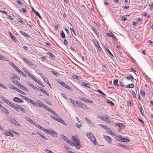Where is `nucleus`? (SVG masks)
<instances>
[{
	"label": "nucleus",
	"mask_w": 153,
	"mask_h": 153,
	"mask_svg": "<svg viewBox=\"0 0 153 153\" xmlns=\"http://www.w3.org/2000/svg\"><path fill=\"white\" fill-rule=\"evenodd\" d=\"M87 136L91 140L93 143L95 144V143L96 142V141L93 134L90 132L88 133L87 134Z\"/></svg>",
	"instance_id": "nucleus-4"
},
{
	"label": "nucleus",
	"mask_w": 153,
	"mask_h": 153,
	"mask_svg": "<svg viewBox=\"0 0 153 153\" xmlns=\"http://www.w3.org/2000/svg\"><path fill=\"white\" fill-rule=\"evenodd\" d=\"M62 137L66 142H67V140H69L68 139L67 137H66V136H65L64 135H62Z\"/></svg>",
	"instance_id": "nucleus-47"
},
{
	"label": "nucleus",
	"mask_w": 153,
	"mask_h": 153,
	"mask_svg": "<svg viewBox=\"0 0 153 153\" xmlns=\"http://www.w3.org/2000/svg\"><path fill=\"white\" fill-rule=\"evenodd\" d=\"M58 82L60 84L62 85V86H68L67 85L65 84L63 82L59 80L58 81Z\"/></svg>",
	"instance_id": "nucleus-27"
},
{
	"label": "nucleus",
	"mask_w": 153,
	"mask_h": 153,
	"mask_svg": "<svg viewBox=\"0 0 153 153\" xmlns=\"http://www.w3.org/2000/svg\"><path fill=\"white\" fill-rule=\"evenodd\" d=\"M19 10L20 11H22L25 13H26L27 12L25 10V9L23 8H22L21 9H20Z\"/></svg>",
	"instance_id": "nucleus-64"
},
{
	"label": "nucleus",
	"mask_w": 153,
	"mask_h": 153,
	"mask_svg": "<svg viewBox=\"0 0 153 153\" xmlns=\"http://www.w3.org/2000/svg\"><path fill=\"white\" fill-rule=\"evenodd\" d=\"M79 123H76V125L78 128H81L82 126V124L80 123L79 121H78Z\"/></svg>",
	"instance_id": "nucleus-29"
},
{
	"label": "nucleus",
	"mask_w": 153,
	"mask_h": 153,
	"mask_svg": "<svg viewBox=\"0 0 153 153\" xmlns=\"http://www.w3.org/2000/svg\"><path fill=\"white\" fill-rule=\"evenodd\" d=\"M0 98L4 101L7 104H8L9 105L11 104V102H10L9 100L6 99L3 96H0Z\"/></svg>",
	"instance_id": "nucleus-9"
},
{
	"label": "nucleus",
	"mask_w": 153,
	"mask_h": 153,
	"mask_svg": "<svg viewBox=\"0 0 153 153\" xmlns=\"http://www.w3.org/2000/svg\"><path fill=\"white\" fill-rule=\"evenodd\" d=\"M12 66H13V68L17 71H18L20 70L14 64H13Z\"/></svg>",
	"instance_id": "nucleus-37"
},
{
	"label": "nucleus",
	"mask_w": 153,
	"mask_h": 153,
	"mask_svg": "<svg viewBox=\"0 0 153 153\" xmlns=\"http://www.w3.org/2000/svg\"><path fill=\"white\" fill-rule=\"evenodd\" d=\"M85 119L88 122V123H89L90 126H92L93 125V123L91 122V120L88 119L87 117H85Z\"/></svg>",
	"instance_id": "nucleus-21"
},
{
	"label": "nucleus",
	"mask_w": 153,
	"mask_h": 153,
	"mask_svg": "<svg viewBox=\"0 0 153 153\" xmlns=\"http://www.w3.org/2000/svg\"><path fill=\"white\" fill-rule=\"evenodd\" d=\"M70 100L71 102H72L73 103V104L75 105H76V102H77L76 101H74L71 98H70Z\"/></svg>",
	"instance_id": "nucleus-49"
},
{
	"label": "nucleus",
	"mask_w": 153,
	"mask_h": 153,
	"mask_svg": "<svg viewBox=\"0 0 153 153\" xmlns=\"http://www.w3.org/2000/svg\"><path fill=\"white\" fill-rule=\"evenodd\" d=\"M134 78L133 76L132 75H129L126 77L125 80V83L126 84V86H130L133 85L134 86V85L133 83L129 84V81L133 82Z\"/></svg>",
	"instance_id": "nucleus-1"
},
{
	"label": "nucleus",
	"mask_w": 153,
	"mask_h": 153,
	"mask_svg": "<svg viewBox=\"0 0 153 153\" xmlns=\"http://www.w3.org/2000/svg\"><path fill=\"white\" fill-rule=\"evenodd\" d=\"M39 128L41 130H42L43 131L45 132V133H46V131H47V130L46 129H45V128L43 127H42V126H40V127H39Z\"/></svg>",
	"instance_id": "nucleus-38"
},
{
	"label": "nucleus",
	"mask_w": 153,
	"mask_h": 153,
	"mask_svg": "<svg viewBox=\"0 0 153 153\" xmlns=\"http://www.w3.org/2000/svg\"><path fill=\"white\" fill-rule=\"evenodd\" d=\"M127 18L126 17L124 16H123L121 17V21L123 22L127 20Z\"/></svg>",
	"instance_id": "nucleus-43"
},
{
	"label": "nucleus",
	"mask_w": 153,
	"mask_h": 153,
	"mask_svg": "<svg viewBox=\"0 0 153 153\" xmlns=\"http://www.w3.org/2000/svg\"><path fill=\"white\" fill-rule=\"evenodd\" d=\"M26 119L27 121L33 124L34 123H35V122L31 120L30 118L28 117H27Z\"/></svg>",
	"instance_id": "nucleus-23"
},
{
	"label": "nucleus",
	"mask_w": 153,
	"mask_h": 153,
	"mask_svg": "<svg viewBox=\"0 0 153 153\" xmlns=\"http://www.w3.org/2000/svg\"><path fill=\"white\" fill-rule=\"evenodd\" d=\"M10 35L12 40H15L16 39L15 37L10 32Z\"/></svg>",
	"instance_id": "nucleus-31"
},
{
	"label": "nucleus",
	"mask_w": 153,
	"mask_h": 153,
	"mask_svg": "<svg viewBox=\"0 0 153 153\" xmlns=\"http://www.w3.org/2000/svg\"><path fill=\"white\" fill-rule=\"evenodd\" d=\"M118 145L120 146L123 149H128V147L127 146L122 144H121L118 143Z\"/></svg>",
	"instance_id": "nucleus-25"
},
{
	"label": "nucleus",
	"mask_w": 153,
	"mask_h": 153,
	"mask_svg": "<svg viewBox=\"0 0 153 153\" xmlns=\"http://www.w3.org/2000/svg\"><path fill=\"white\" fill-rule=\"evenodd\" d=\"M67 143L68 144H70V145H71V146H73L74 145V144L71 141H70L68 140H67Z\"/></svg>",
	"instance_id": "nucleus-48"
},
{
	"label": "nucleus",
	"mask_w": 153,
	"mask_h": 153,
	"mask_svg": "<svg viewBox=\"0 0 153 153\" xmlns=\"http://www.w3.org/2000/svg\"><path fill=\"white\" fill-rule=\"evenodd\" d=\"M97 117L103 121H105L106 122L108 123L109 122V121H108V120L109 119V117L108 116H107L106 117H103L100 116H98Z\"/></svg>",
	"instance_id": "nucleus-7"
},
{
	"label": "nucleus",
	"mask_w": 153,
	"mask_h": 153,
	"mask_svg": "<svg viewBox=\"0 0 153 153\" xmlns=\"http://www.w3.org/2000/svg\"><path fill=\"white\" fill-rule=\"evenodd\" d=\"M51 72L56 76H58L59 75L55 71H51Z\"/></svg>",
	"instance_id": "nucleus-46"
},
{
	"label": "nucleus",
	"mask_w": 153,
	"mask_h": 153,
	"mask_svg": "<svg viewBox=\"0 0 153 153\" xmlns=\"http://www.w3.org/2000/svg\"><path fill=\"white\" fill-rule=\"evenodd\" d=\"M37 133L43 139L45 140H47V138L45 136L42 134L40 133L39 132H37Z\"/></svg>",
	"instance_id": "nucleus-19"
},
{
	"label": "nucleus",
	"mask_w": 153,
	"mask_h": 153,
	"mask_svg": "<svg viewBox=\"0 0 153 153\" xmlns=\"http://www.w3.org/2000/svg\"><path fill=\"white\" fill-rule=\"evenodd\" d=\"M118 80L115 79L114 81V85H117V86H119V85L118 84Z\"/></svg>",
	"instance_id": "nucleus-32"
},
{
	"label": "nucleus",
	"mask_w": 153,
	"mask_h": 153,
	"mask_svg": "<svg viewBox=\"0 0 153 153\" xmlns=\"http://www.w3.org/2000/svg\"><path fill=\"white\" fill-rule=\"evenodd\" d=\"M99 126L105 129H107V128H108L107 126L103 124H99Z\"/></svg>",
	"instance_id": "nucleus-30"
},
{
	"label": "nucleus",
	"mask_w": 153,
	"mask_h": 153,
	"mask_svg": "<svg viewBox=\"0 0 153 153\" xmlns=\"http://www.w3.org/2000/svg\"><path fill=\"white\" fill-rule=\"evenodd\" d=\"M20 33L22 35H23L25 37H28V35L27 33H25L24 32L22 31H20Z\"/></svg>",
	"instance_id": "nucleus-28"
},
{
	"label": "nucleus",
	"mask_w": 153,
	"mask_h": 153,
	"mask_svg": "<svg viewBox=\"0 0 153 153\" xmlns=\"http://www.w3.org/2000/svg\"><path fill=\"white\" fill-rule=\"evenodd\" d=\"M65 87V88L68 90H69L70 91H72V88H71L70 87Z\"/></svg>",
	"instance_id": "nucleus-59"
},
{
	"label": "nucleus",
	"mask_w": 153,
	"mask_h": 153,
	"mask_svg": "<svg viewBox=\"0 0 153 153\" xmlns=\"http://www.w3.org/2000/svg\"><path fill=\"white\" fill-rule=\"evenodd\" d=\"M44 81L46 83H47L48 85L50 86V85L49 83L48 79H44Z\"/></svg>",
	"instance_id": "nucleus-54"
},
{
	"label": "nucleus",
	"mask_w": 153,
	"mask_h": 153,
	"mask_svg": "<svg viewBox=\"0 0 153 153\" xmlns=\"http://www.w3.org/2000/svg\"><path fill=\"white\" fill-rule=\"evenodd\" d=\"M35 13L36 15L37 16H38L40 19H42L41 16H40V14H39L38 12H37V11H35Z\"/></svg>",
	"instance_id": "nucleus-50"
},
{
	"label": "nucleus",
	"mask_w": 153,
	"mask_h": 153,
	"mask_svg": "<svg viewBox=\"0 0 153 153\" xmlns=\"http://www.w3.org/2000/svg\"><path fill=\"white\" fill-rule=\"evenodd\" d=\"M43 108H44L45 109L48 111H49L51 113L54 114H55L54 112L49 107L46 106L45 104Z\"/></svg>",
	"instance_id": "nucleus-14"
},
{
	"label": "nucleus",
	"mask_w": 153,
	"mask_h": 153,
	"mask_svg": "<svg viewBox=\"0 0 153 153\" xmlns=\"http://www.w3.org/2000/svg\"><path fill=\"white\" fill-rule=\"evenodd\" d=\"M26 73L30 77H31L32 79L33 80L35 81L36 82H37L40 85H42V83H40V81L37 79L34 76H33L32 74L30 73L27 71V70H26ZM43 86H44L43 85Z\"/></svg>",
	"instance_id": "nucleus-2"
},
{
	"label": "nucleus",
	"mask_w": 153,
	"mask_h": 153,
	"mask_svg": "<svg viewBox=\"0 0 153 153\" xmlns=\"http://www.w3.org/2000/svg\"><path fill=\"white\" fill-rule=\"evenodd\" d=\"M13 82L14 84L17 85V86H23L21 84L19 83L16 80H14L13 81Z\"/></svg>",
	"instance_id": "nucleus-22"
},
{
	"label": "nucleus",
	"mask_w": 153,
	"mask_h": 153,
	"mask_svg": "<svg viewBox=\"0 0 153 153\" xmlns=\"http://www.w3.org/2000/svg\"><path fill=\"white\" fill-rule=\"evenodd\" d=\"M45 151L46 152H48V153H54L50 150L48 149H46Z\"/></svg>",
	"instance_id": "nucleus-55"
},
{
	"label": "nucleus",
	"mask_w": 153,
	"mask_h": 153,
	"mask_svg": "<svg viewBox=\"0 0 153 153\" xmlns=\"http://www.w3.org/2000/svg\"><path fill=\"white\" fill-rule=\"evenodd\" d=\"M18 109H19L21 111L24 113L26 112V110L19 105H18Z\"/></svg>",
	"instance_id": "nucleus-16"
},
{
	"label": "nucleus",
	"mask_w": 153,
	"mask_h": 153,
	"mask_svg": "<svg viewBox=\"0 0 153 153\" xmlns=\"http://www.w3.org/2000/svg\"><path fill=\"white\" fill-rule=\"evenodd\" d=\"M10 120L11 122L15 125H16L19 126L20 125L19 123L16 121L15 119L13 118H11L10 119Z\"/></svg>",
	"instance_id": "nucleus-8"
},
{
	"label": "nucleus",
	"mask_w": 153,
	"mask_h": 153,
	"mask_svg": "<svg viewBox=\"0 0 153 153\" xmlns=\"http://www.w3.org/2000/svg\"><path fill=\"white\" fill-rule=\"evenodd\" d=\"M33 124L37 127L39 128L40 126V125L38 124L37 123L35 122V123H34Z\"/></svg>",
	"instance_id": "nucleus-57"
},
{
	"label": "nucleus",
	"mask_w": 153,
	"mask_h": 153,
	"mask_svg": "<svg viewBox=\"0 0 153 153\" xmlns=\"http://www.w3.org/2000/svg\"><path fill=\"white\" fill-rule=\"evenodd\" d=\"M107 35L108 36H109L110 37H112L113 38L115 39H116V37L112 33L110 34V33H107Z\"/></svg>",
	"instance_id": "nucleus-24"
},
{
	"label": "nucleus",
	"mask_w": 153,
	"mask_h": 153,
	"mask_svg": "<svg viewBox=\"0 0 153 153\" xmlns=\"http://www.w3.org/2000/svg\"><path fill=\"white\" fill-rule=\"evenodd\" d=\"M116 138L117 140L119 141H121L122 140V137H121L119 136H116Z\"/></svg>",
	"instance_id": "nucleus-40"
},
{
	"label": "nucleus",
	"mask_w": 153,
	"mask_h": 153,
	"mask_svg": "<svg viewBox=\"0 0 153 153\" xmlns=\"http://www.w3.org/2000/svg\"><path fill=\"white\" fill-rule=\"evenodd\" d=\"M108 132L111 135L115 136V134L114 133L113 131H111V130H109V131H108Z\"/></svg>",
	"instance_id": "nucleus-51"
},
{
	"label": "nucleus",
	"mask_w": 153,
	"mask_h": 153,
	"mask_svg": "<svg viewBox=\"0 0 153 153\" xmlns=\"http://www.w3.org/2000/svg\"><path fill=\"white\" fill-rule=\"evenodd\" d=\"M97 91L100 93L101 94L102 96L104 97L105 98L106 97V95L104 94L103 92L101 91L100 90L98 89L97 90Z\"/></svg>",
	"instance_id": "nucleus-20"
},
{
	"label": "nucleus",
	"mask_w": 153,
	"mask_h": 153,
	"mask_svg": "<svg viewBox=\"0 0 153 153\" xmlns=\"http://www.w3.org/2000/svg\"><path fill=\"white\" fill-rule=\"evenodd\" d=\"M82 86H87L88 85H89V84L87 83H86L85 82H82Z\"/></svg>",
	"instance_id": "nucleus-53"
},
{
	"label": "nucleus",
	"mask_w": 153,
	"mask_h": 153,
	"mask_svg": "<svg viewBox=\"0 0 153 153\" xmlns=\"http://www.w3.org/2000/svg\"><path fill=\"white\" fill-rule=\"evenodd\" d=\"M72 139L74 142L76 143V145H74L76 146V148L77 149H80L81 147V145H80V142L75 137L72 136Z\"/></svg>",
	"instance_id": "nucleus-3"
},
{
	"label": "nucleus",
	"mask_w": 153,
	"mask_h": 153,
	"mask_svg": "<svg viewBox=\"0 0 153 153\" xmlns=\"http://www.w3.org/2000/svg\"><path fill=\"white\" fill-rule=\"evenodd\" d=\"M7 59L5 57L0 55V60L2 59L3 60L7 61Z\"/></svg>",
	"instance_id": "nucleus-36"
},
{
	"label": "nucleus",
	"mask_w": 153,
	"mask_h": 153,
	"mask_svg": "<svg viewBox=\"0 0 153 153\" xmlns=\"http://www.w3.org/2000/svg\"><path fill=\"white\" fill-rule=\"evenodd\" d=\"M61 34L62 38H65V35L63 30L61 31Z\"/></svg>",
	"instance_id": "nucleus-39"
},
{
	"label": "nucleus",
	"mask_w": 153,
	"mask_h": 153,
	"mask_svg": "<svg viewBox=\"0 0 153 153\" xmlns=\"http://www.w3.org/2000/svg\"><path fill=\"white\" fill-rule=\"evenodd\" d=\"M92 30L94 31V32L97 35H98L99 34V32H98L97 31H96V30L93 27H92Z\"/></svg>",
	"instance_id": "nucleus-41"
},
{
	"label": "nucleus",
	"mask_w": 153,
	"mask_h": 153,
	"mask_svg": "<svg viewBox=\"0 0 153 153\" xmlns=\"http://www.w3.org/2000/svg\"><path fill=\"white\" fill-rule=\"evenodd\" d=\"M22 59L25 62H26L27 64L30 65L31 66L33 65L32 62L30 60H28L24 58H23Z\"/></svg>",
	"instance_id": "nucleus-15"
},
{
	"label": "nucleus",
	"mask_w": 153,
	"mask_h": 153,
	"mask_svg": "<svg viewBox=\"0 0 153 153\" xmlns=\"http://www.w3.org/2000/svg\"><path fill=\"white\" fill-rule=\"evenodd\" d=\"M107 103L110 104V105L111 106H114V103L112 102H111V101L109 100H108L107 101Z\"/></svg>",
	"instance_id": "nucleus-45"
},
{
	"label": "nucleus",
	"mask_w": 153,
	"mask_h": 153,
	"mask_svg": "<svg viewBox=\"0 0 153 153\" xmlns=\"http://www.w3.org/2000/svg\"><path fill=\"white\" fill-rule=\"evenodd\" d=\"M102 136L103 138L109 143H111L112 139L110 137L104 134H103Z\"/></svg>",
	"instance_id": "nucleus-5"
},
{
	"label": "nucleus",
	"mask_w": 153,
	"mask_h": 153,
	"mask_svg": "<svg viewBox=\"0 0 153 153\" xmlns=\"http://www.w3.org/2000/svg\"><path fill=\"white\" fill-rule=\"evenodd\" d=\"M44 105L42 102L39 101L38 102H36L35 106H37L40 107H43Z\"/></svg>",
	"instance_id": "nucleus-13"
},
{
	"label": "nucleus",
	"mask_w": 153,
	"mask_h": 153,
	"mask_svg": "<svg viewBox=\"0 0 153 153\" xmlns=\"http://www.w3.org/2000/svg\"><path fill=\"white\" fill-rule=\"evenodd\" d=\"M141 93L143 97H145V92L144 91H143L142 90V89L141 90Z\"/></svg>",
	"instance_id": "nucleus-56"
},
{
	"label": "nucleus",
	"mask_w": 153,
	"mask_h": 153,
	"mask_svg": "<svg viewBox=\"0 0 153 153\" xmlns=\"http://www.w3.org/2000/svg\"><path fill=\"white\" fill-rule=\"evenodd\" d=\"M13 100L15 102H17L20 103H22L23 102V101L22 100L19 98L17 97H15L13 99Z\"/></svg>",
	"instance_id": "nucleus-12"
},
{
	"label": "nucleus",
	"mask_w": 153,
	"mask_h": 153,
	"mask_svg": "<svg viewBox=\"0 0 153 153\" xmlns=\"http://www.w3.org/2000/svg\"><path fill=\"white\" fill-rule=\"evenodd\" d=\"M10 88L12 89H14L15 91H18V92L21 93V94H24V93L22 91H21L19 89L16 87H10Z\"/></svg>",
	"instance_id": "nucleus-10"
},
{
	"label": "nucleus",
	"mask_w": 153,
	"mask_h": 153,
	"mask_svg": "<svg viewBox=\"0 0 153 153\" xmlns=\"http://www.w3.org/2000/svg\"><path fill=\"white\" fill-rule=\"evenodd\" d=\"M68 42L65 39H64V44L65 45H68Z\"/></svg>",
	"instance_id": "nucleus-58"
},
{
	"label": "nucleus",
	"mask_w": 153,
	"mask_h": 153,
	"mask_svg": "<svg viewBox=\"0 0 153 153\" xmlns=\"http://www.w3.org/2000/svg\"><path fill=\"white\" fill-rule=\"evenodd\" d=\"M5 133V135L7 136H10L11 135V132H6Z\"/></svg>",
	"instance_id": "nucleus-62"
},
{
	"label": "nucleus",
	"mask_w": 153,
	"mask_h": 153,
	"mask_svg": "<svg viewBox=\"0 0 153 153\" xmlns=\"http://www.w3.org/2000/svg\"><path fill=\"white\" fill-rule=\"evenodd\" d=\"M73 78L75 79H77L78 80L79 79V76H76V75H74L73 76Z\"/></svg>",
	"instance_id": "nucleus-60"
},
{
	"label": "nucleus",
	"mask_w": 153,
	"mask_h": 153,
	"mask_svg": "<svg viewBox=\"0 0 153 153\" xmlns=\"http://www.w3.org/2000/svg\"><path fill=\"white\" fill-rule=\"evenodd\" d=\"M18 72L20 74L22 75L23 76H26V74L21 71L19 70Z\"/></svg>",
	"instance_id": "nucleus-42"
},
{
	"label": "nucleus",
	"mask_w": 153,
	"mask_h": 153,
	"mask_svg": "<svg viewBox=\"0 0 153 153\" xmlns=\"http://www.w3.org/2000/svg\"><path fill=\"white\" fill-rule=\"evenodd\" d=\"M116 126L119 127L120 128H121L123 126V125L122 123H118L116 125Z\"/></svg>",
	"instance_id": "nucleus-52"
},
{
	"label": "nucleus",
	"mask_w": 153,
	"mask_h": 153,
	"mask_svg": "<svg viewBox=\"0 0 153 153\" xmlns=\"http://www.w3.org/2000/svg\"><path fill=\"white\" fill-rule=\"evenodd\" d=\"M122 141L125 142H129V140L128 138H122Z\"/></svg>",
	"instance_id": "nucleus-26"
},
{
	"label": "nucleus",
	"mask_w": 153,
	"mask_h": 153,
	"mask_svg": "<svg viewBox=\"0 0 153 153\" xmlns=\"http://www.w3.org/2000/svg\"><path fill=\"white\" fill-rule=\"evenodd\" d=\"M48 54L52 58L54 59L55 58V56L51 52H49L48 53Z\"/></svg>",
	"instance_id": "nucleus-34"
},
{
	"label": "nucleus",
	"mask_w": 153,
	"mask_h": 153,
	"mask_svg": "<svg viewBox=\"0 0 153 153\" xmlns=\"http://www.w3.org/2000/svg\"><path fill=\"white\" fill-rule=\"evenodd\" d=\"M2 108L1 110L3 112H4V113L6 114L8 113V111L5 108L2 107H1Z\"/></svg>",
	"instance_id": "nucleus-33"
},
{
	"label": "nucleus",
	"mask_w": 153,
	"mask_h": 153,
	"mask_svg": "<svg viewBox=\"0 0 153 153\" xmlns=\"http://www.w3.org/2000/svg\"><path fill=\"white\" fill-rule=\"evenodd\" d=\"M51 132L52 133H50V135L54 137H57V133L56 132L51 131Z\"/></svg>",
	"instance_id": "nucleus-18"
},
{
	"label": "nucleus",
	"mask_w": 153,
	"mask_h": 153,
	"mask_svg": "<svg viewBox=\"0 0 153 153\" xmlns=\"http://www.w3.org/2000/svg\"><path fill=\"white\" fill-rule=\"evenodd\" d=\"M94 43L95 46L97 47L99 50V48H100V47L98 43V42L97 41H94Z\"/></svg>",
	"instance_id": "nucleus-17"
},
{
	"label": "nucleus",
	"mask_w": 153,
	"mask_h": 153,
	"mask_svg": "<svg viewBox=\"0 0 153 153\" xmlns=\"http://www.w3.org/2000/svg\"><path fill=\"white\" fill-rule=\"evenodd\" d=\"M106 50L109 53V54L112 56H113L112 53L110 52V51L108 48H106Z\"/></svg>",
	"instance_id": "nucleus-63"
},
{
	"label": "nucleus",
	"mask_w": 153,
	"mask_h": 153,
	"mask_svg": "<svg viewBox=\"0 0 153 153\" xmlns=\"http://www.w3.org/2000/svg\"><path fill=\"white\" fill-rule=\"evenodd\" d=\"M28 102H30L31 104L35 106L36 104V102L30 99H29V100H28Z\"/></svg>",
	"instance_id": "nucleus-35"
},
{
	"label": "nucleus",
	"mask_w": 153,
	"mask_h": 153,
	"mask_svg": "<svg viewBox=\"0 0 153 153\" xmlns=\"http://www.w3.org/2000/svg\"><path fill=\"white\" fill-rule=\"evenodd\" d=\"M76 103L75 106L78 107L79 108L82 107L83 108H84L86 106L83 104L82 102L78 101H76Z\"/></svg>",
	"instance_id": "nucleus-6"
},
{
	"label": "nucleus",
	"mask_w": 153,
	"mask_h": 153,
	"mask_svg": "<svg viewBox=\"0 0 153 153\" xmlns=\"http://www.w3.org/2000/svg\"><path fill=\"white\" fill-rule=\"evenodd\" d=\"M65 148L66 150L68 152H70V151H69V150H70V149L68 147H67V146H65Z\"/></svg>",
	"instance_id": "nucleus-61"
},
{
	"label": "nucleus",
	"mask_w": 153,
	"mask_h": 153,
	"mask_svg": "<svg viewBox=\"0 0 153 153\" xmlns=\"http://www.w3.org/2000/svg\"><path fill=\"white\" fill-rule=\"evenodd\" d=\"M119 82L120 83V86H126V84H124L123 82H122L121 80H119Z\"/></svg>",
	"instance_id": "nucleus-44"
},
{
	"label": "nucleus",
	"mask_w": 153,
	"mask_h": 153,
	"mask_svg": "<svg viewBox=\"0 0 153 153\" xmlns=\"http://www.w3.org/2000/svg\"><path fill=\"white\" fill-rule=\"evenodd\" d=\"M18 105H13L12 103H11V104L9 105H10L11 107L17 111L19 112V110L18 109Z\"/></svg>",
	"instance_id": "nucleus-11"
}]
</instances>
